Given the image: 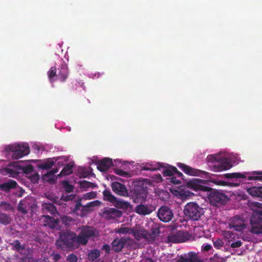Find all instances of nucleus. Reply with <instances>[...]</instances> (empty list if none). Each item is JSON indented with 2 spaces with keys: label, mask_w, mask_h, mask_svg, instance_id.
<instances>
[{
  "label": "nucleus",
  "mask_w": 262,
  "mask_h": 262,
  "mask_svg": "<svg viewBox=\"0 0 262 262\" xmlns=\"http://www.w3.org/2000/svg\"><path fill=\"white\" fill-rule=\"evenodd\" d=\"M224 177L230 180L226 182L211 180L210 179L204 180L193 178L187 181L186 185L188 188L195 191L201 190L210 192L208 199L212 204L216 205L219 203L223 204L225 203L227 200V197L221 192L217 190H212L208 186V182H212L218 185L237 187L241 184L242 182L241 179L247 178L248 180L262 181V171L226 173L224 174Z\"/></svg>",
  "instance_id": "f257e3e1"
},
{
  "label": "nucleus",
  "mask_w": 262,
  "mask_h": 262,
  "mask_svg": "<svg viewBox=\"0 0 262 262\" xmlns=\"http://www.w3.org/2000/svg\"><path fill=\"white\" fill-rule=\"evenodd\" d=\"M98 236L97 231L92 227H83L78 236L70 233H62L60 234L59 238L56 241V246L63 250H70L75 246V244L85 245L90 238Z\"/></svg>",
  "instance_id": "f03ea898"
},
{
  "label": "nucleus",
  "mask_w": 262,
  "mask_h": 262,
  "mask_svg": "<svg viewBox=\"0 0 262 262\" xmlns=\"http://www.w3.org/2000/svg\"><path fill=\"white\" fill-rule=\"evenodd\" d=\"M237 155L226 150L209 155L206 162L210 169L214 172H221L230 169L239 162Z\"/></svg>",
  "instance_id": "7ed1b4c3"
},
{
  "label": "nucleus",
  "mask_w": 262,
  "mask_h": 262,
  "mask_svg": "<svg viewBox=\"0 0 262 262\" xmlns=\"http://www.w3.org/2000/svg\"><path fill=\"white\" fill-rule=\"evenodd\" d=\"M150 232H148L141 227L137 226L133 228L126 227L124 225L118 229L117 232L122 234H132L137 241L138 243L133 247L134 248H140L143 246L146 242H156L159 234V229L152 222Z\"/></svg>",
  "instance_id": "20e7f679"
},
{
  "label": "nucleus",
  "mask_w": 262,
  "mask_h": 262,
  "mask_svg": "<svg viewBox=\"0 0 262 262\" xmlns=\"http://www.w3.org/2000/svg\"><path fill=\"white\" fill-rule=\"evenodd\" d=\"M142 170H156L162 169L163 176L166 178V183L168 185L180 184L183 174L179 171L174 166L167 163L156 162L144 163L141 166Z\"/></svg>",
  "instance_id": "39448f33"
},
{
  "label": "nucleus",
  "mask_w": 262,
  "mask_h": 262,
  "mask_svg": "<svg viewBox=\"0 0 262 262\" xmlns=\"http://www.w3.org/2000/svg\"><path fill=\"white\" fill-rule=\"evenodd\" d=\"M21 170L26 176L33 183H36L39 180V175L34 169L33 167L28 164L21 166L18 162H13L8 165L7 167L0 169V172L3 175H8L9 177H16L20 171Z\"/></svg>",
  "instance_id": "423d86ee"
},
{
  "label": "nucleus",
  "mask_w": 262,
  "mask_h": 262,
  "mask_svg": "<svg viewBox=\"0 0 262 262\" xmlns=\"http://www.w3.org/2000/svg\"><path fill=\"white\" fill-rule=\"evenodd\" d=\"M4 151L7 157L17 160L23 158L30 153V148L26 143H14L5 146Z\"/></svg>",
  "instance_id": "0eeeda50"
},
{
  "label": "nucleus",
  "mask_w": 262,
  "mask_h": 262,
  "mask_svg": "<svg viewBox=\"0 0 262 262\" xmlns=\"http://www.w3.org/2000/svg\"><path fill=\"white\" fill-rule=\"evenodd\" d=\"M184 213L190 219L196 221L203 214L204 211L196 203L190 202L185 205Z\"/></svg>",
  "instance_id": "6e6552de"
},
{
  "label": "nucleus",
  "mask_w": 262,
  "mask_h": 262,
  "mask_svg": "<svg viewBox=\"0 0 262 262\" xmlns=\"http://www.w3.org/2000/svg\"><path fill=\"white\" fill-rule=\"evenodd\" d=\"M177 165L185 173L192 177H200L209 180L211 178V174L205 171L198 169L192 168L184 163H177Z\"/></svg>",
  "instance_id": "1a4fd4ad"
},
{
  "label": "nucleus",
  "mask_w": 262,
  "mask_h": 262,
  "mask_svg": "<svg viewBox=\"0 0 262 262\" xmlns=\"http://www.w3.org/2000/svg\"><path fill=\"white\" fill-rule=\"evenodd\" d=\"M250 232L256 234H262V208L256 210L250 220Z\"/></svg>",
  "instance_id": "9d476101"
},
{
  "label": "nucleus",
  "mask_w": 262,
  "mask_h": 262,
  "mask_svg": "<svg viewBox=\"0 0 262 262\" xmlns=\"http://www.w3.org/2000/svg\"><path fill=\"white\" fill-rule=\"evenodd\" d=\"M188 238V234L183 231L171 232L166 238L164 239L165 242L168 243H178L184 242Z\"/></svg>",
  "instance_id": "9b49d317"
},
{
  "label": "nucleus",
  "mask_w": 262,
  "mask_h": 262,
  "mask_svg": "<svg viewBox=\"0 0 262 262\" xmlns=\"http://www.w3.org/2000/svg\"><path fill=\"white\" fill-rule=\"evenodd\" d=\"M229 226L230 229L238 232L246 231L248 229L245 222L238 216L231 218L229 222Z\"/></svg>",
  "instance_id": "f8f14e48"
},
{
  "label": "nucleus",
  "mask_w": 262,
  "mask_h": 262,
  "mask_svg": "<svg viewBox=\"0 0 262 262\" xmlns=\"http://www.w3.org/2000/svg\"><path fill=\"white\" fill-rule=\"evenodd\" d=\"M173 216L172 210L168 207L162 206L158 210V216L161 221L164 222H169L172 219Z\"/></svg>",
  "instance_id": "ddd939ff"
},
{
  "label": "nucleus",
  "mask_w": 262,
  "mask_h": 262,
  "mask_svg": "<svg viewBox=\"0 0 262 262\" xmlns=\"http://www.w3.org/2000/svg\"><path fill=\"white\" fill-rule=\"evenodd\" d=\"M13 188H16L19 190V193L17 194L20 197L23 195L24 190L17 185L15 181L10 179L7 182L0 184V190L2 191H9Z\"/></svg>",
  "instance_id": "4468645a"
},
{
  "label": "nucleus",
  "mask_w": 262,
  "mask_h": 262,
  "mask_svg": "<svg viewBox=\"0 0 262 262\" xmlns=\"http://www.w3.org/2000/svg\"><path fill=\"white\" fill-rule=\"evenodd\" d=\"M13 248L15 249L17 251L20 252V253L24 255H27V257L23 256L21 258V262H27V259L28 260V262H32L33 260L31 259L28 256L29 254V251L26 249L24 246H21L20 245V242L18 241H15L13 243Z\"/></svg>",
  "instance_id": "2eb2a0df"
},
{
  "label": "nucleus",
  "mask_w": 262,
  "mask_h": 262,
  "mask_svg": "<svg viewBox=\"0 0 262 262\" xmlns=\"http://www.w3.org/2000/svg\"><path fill=\"white\" fill-rule=\"evenodd\" d=\"M177 262H204V260L197 254L190 252L187 255L179 257Z\"/></svg>",
  "instance_id": "dca6fc26"
},
{
  "label": "nucleus",
  "mask_w": 262,
  "mask_h": 262,
  "mask_svg": "<svg viewBox=\"0 0 262 262\" xmlns=\"http://www.w3.org/2000/svg\"><path fill=\"white\" fill-rule=\"evenodd\" d=\"M103 215L107 220H114L118 221V219L121 216L122 212L117 209L110 208L104 210Z\"/></svg>",
  "instance_id": "f3484780"
},
{
  "label": "nucleus",
  "mask_w": 262,
  "mask_h": 262,
  "mask_svg": "<svg viewBox=\"0 0 262 262\" xmlns=\"http://www.w3.org/2000/svg\"><path fill=\"white\" fill-rule=\"evenodd\" d=\"M171 192L173 195L181 199H186L193 194L189 190L182 187L172 188L171 189Z\"/></svg>",
  "instance_id": "a211bd4d"
},
{
  "label": "nucleus",
  "mask_w": 262,
  "mask_h": 262,
  "mask_svg": "<svg viewBox=\"0 0 262 262\" xmlns=\"http://www.w3.org/2000/svg\"><path fill=\"white\" fill-rule=\"evenodd\" d=\"M40 222L41 225L44 226H49L51 228H55L58 225L59 220L57 217L55 219L49 215H43L40 219Z\"/></svg>",
  "instance_id": "6ab92c4d"
},
{
  "label": "nucleus",
  "mask_w": 262,
  "mask_h": 262,
  "mask_svg": "<svg viewBox=\"0 0 262 262\" xmlns=\"http://www.w3.org/2000/svg\"><path fill=\"white\" fill-rule=\"evenodd\" d=\"M96 164L99 170L102 172H105L113 166V162L112 159L105 158L102 160H99Z\"/></svg>",
  "instance_id": "aec40b11"
},
{
  "label": "nucleus",
  "mask_w": 262,
  "mask_h": 262,
  "mask_svg": "<svg viewBox=\"0 0 262 262\" xmlns=\"http://www.w3.org/2000/svg\"><path fill=\"white\" fill-rule=\"evenodd\" d=\"M112 188L113 191L116 194L126 196L128 195V192L125 186L117 182H113L111 184Z\"/></svg>",
  "instance_id": "412c9836"
},
{
  "label": "nucleus",
  "mask_w": 262,
  "mask_h": 262,
  "mask_svg": "<svg viewBox=\"0 0 262 262\" xmlns=\"http://www.w3.org/2000/svg\"><path fill=\"white\" fill-rule=\"evenodd\" d=\"M132 242V240L125 237L115 239L112 243V248L116 252L120 251L125 244H130Z\"/></svg>",
  "instance_id": "4be33fe9"
},
{
  "label": "nucleus",
  "mask_w": 262,
  "mask_h": 262,
  "mask_svg": "<svg viewBox=\"0 0 262 262\" xmlns=\"http://www.w3.org/2000/svg\"><path fill=\"white\" fill-rule=\"evenodd\" d=\"M48 78L51 82H54L56 80L61 81V75L59 73V70L56 67H51L48 72Z\"/></svg>",
  "instance_id": "5701e85b"
},
{
  "label": "nucleus",
  "mask_w": 262,
  "mask_h": 262,
  "mask_svg": "<svg viewBox=\"0 0 262 262\" xmlns=\"http://www.w3.org/2000/svg\"><path fill=\"white\" fill-rule=\"evenodd\" d=\"M154 209L151 206H148L147 205H140L136 207V212L142 215H146L150 213Z\"/></svg>",
  "instance_id": "b1692460"
},
{
  "label": "nucleus",
  "mask_w": 262,
  "mask_h": 262,
  "mask_svg": "<svg viewBox=\"0 0 262 262\" xmlns=\"http://www.w3.org/2000/svg\"><path fill=\"white\" fill-rule=\"evenodd\" d=\"M91 211V209H89L88 207L85 206H81L80 204H77L75 209L74 210V212L79 216H84L86 215L88 212Z\"/></svg>",
  "instance_id": "393cba45"
},
{
  "label": "nucleus",
  "mask_w": 262,
  "mask_h": 262,
  "mask_svg": "<svg viewBox=\"0 0 262 262\" xmlns=\"http://www.w3.org/2000/svg\"><path fill=\"white\" fill-rule=\"evenodd\" d=\"M30 199L26 198L24 200L21 201L18 204V209L23 214H26L27 213L28 208L29 207V203Z\"/></svg>",
  "instance_id": "a878e982"
},
{
  "label": "nucleus",
  "mask_w": 262,
  "mask_h": 262,
  "mask_svg": "<svg viewBox=\"0 0 262 262\" xmlns=\"http://www.w3.org/2000/svg\"><path fill=\"white\" fill-rule=\"evenodd\" d=\"M74 164L73 163H70L67 164L62 169L60 173L57 175L59 178L71 174L73 171Z\"/></svg>",
  "instance_id": "bb28decb"
},
{
  "label": "nucleus",
  "mask_w": 262,
  "mask_h": 262,
  "mask_svg": "<svg viewBox=\"0 0 262 262\" xmlns=\"http://www.w3.org/2000/svg\"><path fill=\"white\" fill-rule=\"evenodd\" d=\"M58 171V170H55L54 171H51L49 173L43 175V180L45 182H48L50 183H54L55 182L57 178V176L55 175V173Z\"/></svg>",
  "instance_id": "cd10ccee"
},
{
  "label": "nucleus",
  "mask_w": 262,
  "mask_h": 262,
  "mask_svg": "<svg viewBox=\"0 0 262 262\" xmlns=\"http://www.w3.org/2000/svg\"><path fill=\"white\" fill-rule=\"evenodd\" d=\"M249 194L253 196H257L262 199V186L253 187L247 189Z\"/></svg>",
  "instance_id": "c85d7f7f"
},
{
  "label": "nucleus",
  "mask_w": 262,
  "mask_h": 262,
  "mask_svg": "<svg viewBox=\"0 0 262 262\" xmlns=\"http://www.w3.org/2000/svg\"><path fill=\"white\" fill-rule=\"evenodd\" d=\"M59 73L61 75V81H64L67 78L68 75V71L67 66L66 63H63L61 64L60 67L58 68Z\"/></svg>",
  "instance_id": "c756f323"
},
{
  "label": "nucleus",
  "mask_w": 262,
  "mask_h": 262,
  "mask_svg": "<svg viewBox=\"0 0 262 262\" xmlns=\"http://www.w3.org/2000/svg\"><path fill=\"white\" fill-rule=\"evenodd\" d=\"M163 181L162 176L160 174H156L153 175L151 179H144L143 180V182L144 184H147L149 185H151V181L156 183H160Z\"/></svg>",
  "instance_id": "7c9ffc66"
},
{
  "label": "nucleus",
  "mask_w": 262,
  "mask_h": 262,
  "mask_svg": "<svg viewBox=\"0 0 262 262\" xmlns=\"http://www.w3.org/2000/svg\"><path fill=\"white\" fill-rule=\"evenodd\" d=\"M113 204L116 207L121 209H127L130 207L129 203L122 199H117L116 198Z\"/></svg>",
  "instance_id": "2f4dec72"
},
{
  "label": "nucleus",
  "mask_w": 262,
  "mask_h": 262,
  "mask_svg": "<svg viewBox=\"0 0 262 262\" xmlns=\"http://www.w3.org/2000/svg\"><path fill=\"white\" fill-rule=\"evenodd\" d=\"M42 210L45 212H49L52 214H55L56 209L53 204L50 203H44L42 204Z\"/></svg>",
  "instance_id": "473e14b6"
},
{
  "label": "nucleus",
  "mask_w": 262,
  "mask_h": 262,
  "mask_svg": "<svg viewBox=\"0 0 262 262\" xmlns=\"http://www.w3.org/2000/svg\"><path fill=\"white\" fill-rule=\"evenodd\" d=\"M53 165H55L54 158L49 159L42 163L40 165V167L42 169H48L51 168Z\"/></svg>",
  "instance_id": "72a5a7b5"
},
{
  "label": "nucleus",
  "mask_w": 262,
  "mask_h": 262,
  "mask_svg": "<svg viewBox=\"0 0 262 262\" xmlns=\"http://www.w3.org/2000/svg\"><path fill=\"white\" fill-rule=\"evenodd\" d=\"M103 198L105 201H108L112 203L115 201L116 198L114 196L110 190H105L103 192Z\"/></svg>",
  "instance_id": "f704fd0d"
},
{
  "label": "nucleus",
  "mask_w": 262,
  "mask_h": 262,
  "mask_svg": "<svg viewBox=\"0 0 262 262\" xmlns=\"http://www.w3.org/2000/svg\"><path fill=\"white\" fill-rule=\"evenodd\" d=\"M134 162L133 161L128 162L126 161L122 160L121 159H115L113 162V166L121 167L123 166H126L127 164H133Z\"/></svg>",
  "instance_id": "c9c22d12"
},
{
  "label": "nucleus",
  "mask_w": 262,
  "mask_h": 262,
  "mask_svg": "<svg viewBox=\"0 0 262 262\" xmlns=\"http://www.w3.org/2000/svg\"><path fill=\"white\" fill-rule=\"evenodd\" d=\"M55 165L58 166L59 167L62 166L68 161V159L66 157H59L54 158Z\"/></svg>",
  "instance_id": "e433bc0d"
},
{
  "label": "nucleus",
  "mask_w": 262,
  "mask_h": 262,
  "mask_svg": "<svg viewBox=\"0 0 262 262\" xmlns=\"http://www.w3.org/2000/svg\"><path fill=\"white\" fill-rule=\"evenodd\" d=\"M100 255V251L96 249L92 250L88 253L89 259L91 260H94Z\"/></svg>",
  "instance_id": "4c0bfd02"
},
{
  "label": "nucleus",
  "mask_w": 262,
  "mask_h": 262,
  "mask_svg": "<svg viewBox=\"0 0 262 262\" xmlns=\"http://www.w3.org/2000/svg\"><path fill=\"white\" fill-rule=\"evenodd\" d=\"M80 188L83 189L84 190H86L89 188H92L94 184L90 182L86 181H81L78 182Z\"/></svg>",
  "instance_id": "58836bf2"
},
{
  "label": "nucleus",
  "mask_w": 262,
  "mask_h": 262,
  "mask_svg": "<svg viewBox=\"0 0 262 262\" xmlns=\"http://www.w3.org/2000/svg\"><path fill=\"white\" fill-rule=\"evenodd\" d=\"M223 236L224 238L228 242L232 241L235 237V235L229 231H224Z\"/></svg>",
  "instance_id": "ea45409f"
},
{
  "label": "nucleus",
  "mask_w": 262,
  "mask_h": 262,
  "mask_svg": "<svg viewBox=\"0 0 262 262\" xmlns=\"http://www.w3.org/2000/svg\"><path fill=\"white\" fill-rule=\"evenodd\" d=\"M96 196V193L95 191H91L84 194L82 198L80 199V201L82 200H88L94 199Z\"/></svg>",
  "instance_id": "a19ab883"
},
{
  "label": "nucleus",
  "mask_w": 262,
  "mask_h": 262,
  "mask_svg": "<svg viewBox=\"0 0 262 262\" xmlns=\"http://www.w3.org/2000/svg\"><path fill=\"white\" fill-rule=\"evenodd\" d=\"M114 172L116 174L123 177L128 178L130 177V175L128 172H126L120 168L114 169Z\"/></svg>",
  "instance_id": "79ce46f5"
},
{
  "label": "nucleus",
  "mask_w": 262,
  "mask_h": 262,
  "mask_svg": "<svg viewBox=\"0 0 262 262\" xmlns=\"http://www.w3.org/2000/svg\"><path fill=\"white\" fill-rule=\"evenodd\" d=\"M10 221L11 219L9 216L5 214L0 213V223L4 224H8L10 223Z\"/></svg>",
  "instance_id": "37998d69"
},
{
  "label": "nucleus",
  "mask_w": 262,
  "mask_h": 262,
  "mask_svg": "<svg viewBox=\"0 0 262 262\" xmlns=\"http://www.w3.org/2000/svg\"><path fill=\"white\" fill-rule=\"evenodd\" d=\"M51 256L53 257V259L55 260V261H57L60 258V255L59 254H57V253L54 254V253H52L51 254L49 253L48 255H47L45 257H44L45 259L43 260V261H42V262H48V261L46 260V259H48V257H51Z\"/></svg>",
  "instance_id": "c03bdc74"
},
{
  "label": "nucleus",
  "mask_w": 262,
  "mask_h": 262,
  "mask_svg": "<svg viewBox=\"0 0 262 262\" xmlns=\"http://www.w3.org/2000/svg\"><path fill=\"white\" fill-rule=\"evenodd\" d=\"M63 187L66 191L68 192H70L73 191V187L72 185L70 184L68 182L64 181L62 183Z\"/></svg>",
  "instance_id": "a18cd8bd"
},
{
  "label": "nucleus",
  "mask_w": 262,
  "mask_h": 262,
  "mask_svg": "<svg viewBox=\"0 0 262 262\" xmlns=\"http://www.w3.org/2000/svg\"><path fill=\"white\" fill-rule=\"evenodd\" d=\"M100 201L97 200L89 203L86 206L89 209H91V211H92L93 207L98 206L100 204Z\"/></svg>",
  "instance_id": "49530a36"
},
{
  "label": "nucleus",
  "mask_w": 262,
  "mask_h": 262,
  "mask_svg": "<svg viewBox=\"0 0 262 262\" xmlns=\"http://www.w3.org/2000/svg\"><path fill=\"white\" fill-rule=\"evenodd\" d=\"M214 246L217 249H220L224 246V243L221 239H217L213 243Z\"/></svg>",
  "instance_id": "de8ad7c7"
},
{
  "label": "nucleus",
  "mask_w": 262,
  "mask_h": 262,
  "mask_svg": "<svg viewBox=\"0 0 262 262\" xmlns=\"http://www.w3.org/2000/svg\"><path fill=\"white\" fill-rule=\"evenodd\" d=\"M102 75H103V73H101L99 72H95L94 73H91V74H89L88 76L90 78L94 79V78H98Z\"/></svg>",
  "instance_id": "09e8293b"
},
{
  "label": "nucleus",
  "mask_w": 262,
  "mask_h": 262,
  "mask_svg": "<svg viewBox=\"0 0 262 262\" xmlns=\"http://www.w3.org/2000/svg\"><path fill=\"white\" fill-rule=\"evenodd\" d=\"M77 259V256L73 254H71L67 257V260L71 262H76Z\"/></svg>",
  "instance_id": "8fccbe9b"
},
{
  "label": "nucleus",
  "mask_w": 262,
  "mask_h": 262,
  "mask_svg": "<svg viewBox=\"0 0 262 262\" xmlns=\"http://www.w3.org/2000/svg\"><path fill=\"white\" fill-rule=\"evenodd\" d=\"M0 208L8 210L11 208V206L9 204L3 202L0 203Z\"/></svg>",
  "instance_id": "3c124183"
},
{
  "label": "nucleus",
  "mask_w": 262,
  "mask_h": 262,
  "mask_svg": "<svg viewBox=\"0 0 262 262\" xmlns=\"http://www.w3.org/2000/svg\"><path fill=\"white\" fill-rule=\"evenodd\" d=\"M202 249L204 251H208L212 249V246L210 244H204L202 246Z\"/></svg>",
  "instance_id": "603ef678"
},
{
  "label": "nucleus",
  "mask_w": 262,
  "mask_h": 262,
  "mask_svg": "<svg viewBox=\"0 0 262 262\" xmlns=\"http://www.w3.org/2000/svg\"><path fill=\"white\" fill-rule=\"evenodd\" d=\"M242 245V242L241 241H237L235 242L232 243L231 244V247L232 248H238Z\"/></svg>",
  "instance_id": "864d4df0"
},
{
  "label": "nucleus",
  "mask_w": 262,
  "mask_h": 262,
  "mask_svg": "<svg viewBox=\"0 0 262 262\" xmlns=\"http://www.w3.org/2000/svg\"><path fill=\"white\" fill-rule=\"evenodd\" d=\"M47 198L52 201H55L56 198L55 196L51 194H48L46 195Z\"/></svg>",
  "instance_id": "5fc2aeb1"
},
{
  "label": "nucleus",
  "mask_w": 262,
  "mask_h": 262,
  "mask_svg": "<svg viewBox=\"0 0 262 262\" xmlns=\"http://www.w3.org/2000/svg\"><path fill=\"white\" fill-rule=\"evenodd\" d=\"M110 249V246L108 245H104L102 247V249L105 250L106 253H109Z\"/></svg>",
  "instance_id": "6e6d98bb"
},
{
  "label": "nucleus",
  "mask_w": 262,
  "mask_h": 262,
  "mask_svg": "<svg viewBox=\"0 0 262 262\" xmlns=\"http://www.w3.org/2000/svg\"><path fill=\"white\" fill-rule=\"evenodd\" d=\"M145 262H154V261L150 259H146Z\"/></svg>",
  "instance_id": "4d7b16f0"
},
{
  "label": "nucleus",
  "mask_w": 262,
  "mask_h": 262,
  "mask_svg": "<svg viewBox=\"0 0 262 262\" xmlns=\"http://www.w3.org/2000/svg\"><path fill=\"white\" fill-rule=\"evenodd\" d=\"M87 174L86 173H82L81 176V177H85L86 176Z\"/></svg>",
  "instance_id": "13d9d810"
},
{
  "label": "nucleus",
  "mask_w": 262,
  "mask_h": 262,
  "mask_svg": "<svg viewBox=\"0 0 262 262\" xmlns=\"http://www.w3.org/2000/svg\"><path fill=\"white\" fill-rule=\"evenodd\" d=\"M110 177H111V179H112V180H114V179L116 178V177H115V176H110Z\"/></svg>",
  "instance_id": "bf43d9fd"
},
{
  "label": "nucleus",
  "mask_w": 262,
  "mask_h": 262,
  "mask_svg": "<svg viewBox=\"0 0 262 262\" xmlns=\"http://www.w3.org/2000/svg\"><path fill=\"white\" fill-rule=\"evenodd\" d=\"M65 218L68 219V217H67V216H66ZM64 217L62 219L63 221H64Z\"/></svg>",
  "instance_id": "052dcab7"
},
{
  "label": "nucleus",
  "mask_w": 262,
  "mask_h": 262,
  "mask_svg": "<svg viewBox=\"0 0 262 262\" xmlns=\"http://www.w3.org/2000/svg\"><path fill=\"white\" fill-rule=\"evenodd\" d=\"M2 162H3V160H0V163H1Z\"/></svg>",
  "instance_id": "680f3d73"
},
{
  "label": "nucleus",
  "mask_w": 262,
  "mask_h": 262,
  "mask_svg": "<svg viewBox=\"0 0 262 262\" xmlns=\"http://www.w3.org/2000/svg\"><path fill=\"white\" fill-rule=\"evenodd\" d=\"M1 242V238H0V242Z\"/></svg>",
  "instance_id": "e2e57ef3"
}]
</instances>
